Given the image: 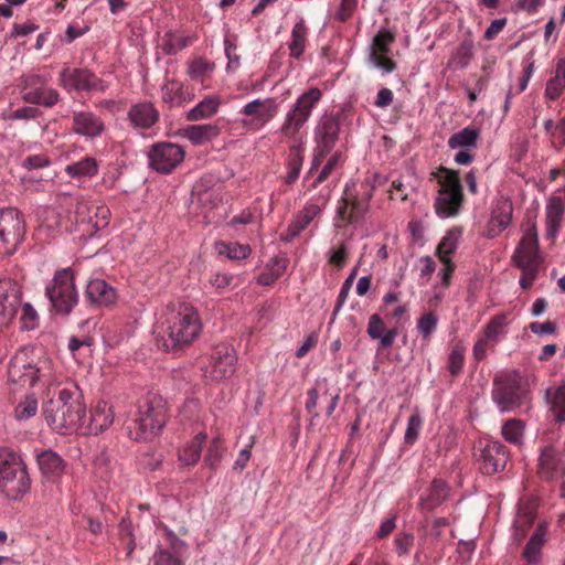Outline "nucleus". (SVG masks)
I'll list each match as a JSON object with an SVG mask.
<instances>
[{
    "label": "nucleus",
    "mask_w": 565,
    "mask_h": 565,
    "mask_svg": "<svg viewBox=\"0 0 565 565\" xmlns=\"http://www.w3.org/2000/svg\"><path fill=\"white\" fill-rule=\"evenodd\" d=\"M201 330L198 310L192 305L169 306L158 327L157 344L164 351L182 350L199 337Z\"/></svg>",
    "instance_id": "1"
},
{
    "label": "nucleus",
    "mask_w": 565,
    "mask_h": 565,
    "mask_svg": "<svg viewBox=\"0 0 565 565\" xmlns=\"http://www.w3.org/2000/svg\"><path fill=\"white\" fill-rule=\"evenodd\" d=\"M47 425L60 434L75 431L86 423V407L78 387L68 384L58 391L42 408Z\"/></svg>",
    "instance_id": "2"
},
{
    "label": "nucleus",
    "mask_w": 565,
    "mask_h": 565,
    "mask_svg": "<svg viewBox=\"0 0 565 565\" xmlns=\"http://www.w3.org/2000/svg\"><path fill=\"white\" fill-rule=\"evenodd\" d=\"M167 408L162 397L148 394L140 399L128 425L131 439L147 441L156 437L166 425Z\"/></svg>",
    "instance_id": "3"
},
{
    "label": "nucleus",
    "mask_w": 565,
    "mask_h": 565,
    "mask_svg": "<svg viewBox=\"0 0 565 565\" xmlns=\"http://www.w3.org/2000/svg\"><path fill=\"white\" fill-rule=\"evenodd\" d=\"M437 183V195L434 202L436 214L440 218L456 217L465 204V193L459 172L439 166L430 173Z\"/></svg>",
    "instance_id": "4"
},
{
    "label": "nucleus",
    "mask_w": 565,
    "mask_h": 565,
    "mask_svg": "<svg viewBox=\"0 0 565 565\" xmlns=\"http://www.w3.org/2000/svg\"><path fill=\"white\" fill-rule=\"evenodd\" d=\"M514 266L521 270L519 284L522 289H531L539 278L544 263V256L540 252L537 228L535 223H529L522 238L511 257Z\"/></svg>",
    "instance_id": "5"
},
{
    "label": "nucleus",
    "mask_w": 565,
    "mask_h": 565,
    "mask_svg": "<svg viewBox=\"0 0 565 565\" xmlns=\"http://www.w3.org/2000/svg\"><path fill=\"white\" fill-rule=\"evenodd\" d=\"M31 489V479L22 456L10 449H0V490L11 500L22 499Z\"/></svg>",
    "instance_id": "6"
},
{
    "label": "nucleus",
    "mask_w": 565,
    "mask_h": 565,
    "mask_svg": "<svg viewBox=\"0 0 565 565\" xmlns=\"http://www.w3.org/2000/svg\"><path fill=\"white\" fill-rule=\"evenodd\" d=\"M527 394V382L520 372H505L494 377L492 399L501 413L512 412L523 405Z\"/></svg>",
    "instance_id": "7"
},
{
    "label": "nucleus",
    "mask_w": 565,
    "mask_h": 565,
    "mask_svg": "<svg viewBox=\"0 0 565 565\" xmlns=\"http://www.w3.org/2000/svg\"><path fill=\"white\" fill-rule=\"evenodd\" d=\"M45 296L51 303L52 312L68 316L78 303V292L72 269L56 270L53 279L45 288Z\"/></svg>",
    "instance_id": "8"
},
{
    "label": "nucleus",
    "mask_w": 565,
    "mask_h": 565,
    "mask_svg": "<svg viewBox=\"0 0 565 565\" xmlns=\"http://www.w3.org/2000/svg\"><path fill=\"white\" fill-rule=\"evenodd\" d=\"M341 114H324L313 130V158L308 174L318 170L327 157L333 151L341 131Z\"/></svg>",
    "instance_id": "9"
},
{
    "label": "nucleus",
    "mask_w": 565,
    "mask_h": 565,
    "mask_svg": "<svg viewBox=\"0 0 565 565\" xmlns=\"http://www.w3.org/2000/svg\"><path fill=\"white\" fill-rule=\"evenodd\" d=\"M322 98V90L318 87H311L298 96L295 104L287 111L285 121L279 128V132L285 138L297 140L301 128L308 122L312 110Z\"/></svg>",
    "instance_id": "10"
},
{
    "label": "nucleus",
    "mask_w": 565,
    "mask_h": 565,
    "mask_svg": "<svg viewBox=\"0 0 565 565\" xmlns=\"http://www.w3.org/2000/svg\"><path fill=\"white\" fill-rule=\"evenodd\" d=\"M373 192L367 190L362 194H354L350 191L347 184L343 195L337 203L334 226L337 228L355 225L364 220L370 209Z\"/></svg>",
    "instance_id": "11"
},
{
    "label": "nucleus",
    "mask_w": 565,
    "mask_h": 565,
    "mask_svg": "<svg viewBox=\"0 0 565 565\" xmlns=\"http://www.w3.org/2000/svg\"><path fill=\"white\" fill-rule=\"evenodd\" d=\"M25 236L22 213L14 207L0 209V255L13 254Z\"/></svg>",
    "instance_id": "12"
},
{
    "label": "nucleus",
    "mask_w": 565,
    "mask_h": 565,
    "mask_svg": "<svg viewBox=\"0 0 565 565\" xmlns=\"http://www.w3.org/2000/svg\"><path fill=\"white\" fill-rule=\"evenodd\" d=\"M330 200V191L322 189L318 195L311 198L294 217L291 223L288 225L287 231L282 234L281 239L284 242H291L302 231H305L310 223L319 217L322 211L328 205Z\"/></svg>",
    "instance_id": "13"
},
{
    "label": "nucleus",
    "mask_w": 565,
    "mask_h": 565,
    "mask_svg": "<svg viewBox=\"0 0 565 565\" xmlns=\"http://www.w3.org/2000/svg\"><path fill=\"white\" fill-rule=\"evenodd\" d=\"M185 157L184 149L172 142L161 141L152 145L148 152L149 167L160 173H171Z\"/></svg>",
    "instance_id": "14"
},
{
    "label": "nucleus",
    "mask_w": 565,
    "mask_h": 565,
    "mask_svg": "<svg viewBox=\"0 0 565 565\" xmlns=\"http://www.w3.org/2000/svg\"><path fill=\"white\" fill-rule=\"evenodd\" d=\"M236 362L237 355L234 348L228 343H218L212 350L205 376L214 381L227 379L234 374Z\"/></svg>",
    "instance_id": "15"
},
{
    "label": "nucleus",
    "mask_w": 565,
    "mask_h": 565,
    "mask_svg": "<svg viewBox=\"0 0 565 565\" xmlns=\"http://www.w3.org/2000/svg\"><path fill=\"white\" fill-rule=\"evenodd\" d=\"M241 114L247 118L242 119L244 127L258 131L265 127L278 114V104L274 98L254 99L247 103Z\"/></svg>",
    "instance_id": "16"
},
{
    "label": "nucleus",
    "mask_w": 565,
    "mask_h": 565,
    "mask_svg": "<svg viewBox=\"0 0 565 565\" xmlns=\"http://www.w3.org/2000/svg\"><path fill=\"white\" fill-rule=\"evenodd\" d=\"M479 469L483 475H495L504 470L509 460L508 448L498 440L479 443Z\"/></svg>",
    "instance_id": "17"
},
{
    "label": "nucleus",
    "mask_w": 565,
    "mask_h": 565,
    "mask_svg": "<svg viewBox=\"0 0 565 565\" xmlns=\"http://www.w3.org/2000/svg\"><path fill=\"white\" fill-rule=\"evenodd\" d=\"M58 84L67 92H103L105 89L103 81L87 68H63L58 76Z\"/></svg>",
    "instance_id": "18"
},
{
    "label": "nucleus",
    "mask_w": 565,
    "mask_h": 565,
    "mask_svg": "<svg viewBox=\"0 0 565 565\" xmlns=\"http://www.w3.org/2000/svg\"><path fill=\"white\" fill-rule=\"evenodd\" d=\"M110 218V211L106 205L83 202L76 207V223L86 226L83 231L94 235L105 228Z\"/></svg>",
    "instance_id": "19"
},
{
    "label": "nucleus",
    "mask_w": 565,
    "mask_h": 565,
    "mask_svg": "<svg viewBox=\"0 0 565 565\" xmlns=\"http://www.w3.org/2000/svg\"><path fill=\"white\" fill-rule=\"evenodd\" d=\"M394 41L395 35L391 31L382 29L375 34L371 44L370 61L375 67L386 73L396 70V63L388 57Z\"/></svg>",
    "instance_id": "20"
},
{
    "label": "nucleus",
    "mask_w": 565,
    "mask_h": 565,
    "mask_svg": "<svg viewBox=\"0 0 565 565\" xmlns=\"http://www.w3.org/2000/svg\"><path fill=\"white\" fill-rule=\"evenodd\" d=\"M44 83L40 75L26 76L23 81L21 97L25 103L53 107L57 102L60 94L54 88L38 87Z\"/></svg>",
    "instance_id": "21"
},
{
    "label": "nucleus",
    "mask_w": 565,
    "mask_h": 565,
    "mask_svg": "<svg viewBox=\"0 0 565 565\" xmlns=\"http://www.w3.org/2000/svg\"><path fill=\"white\" fill-rule=\"evenodd\" d=\"M73 134L87 140L99 138L106 130L104 119L92 110H74L72 114Z\"/></svg>",
    "instance_id": "22"
},
{
    "label": "nucleus",
    "mask_w": 565,
    "mask_h": 565,
    "mask_svg": "<svg viewBox=\"0 0 565 565\" xmlns=\"http://www.w3.org/2000/svg\"><path fill=\"white\" fill-rule=\"evenodd\" d=\"M21 306L20 288L11 280L0 281V329L8 327Z\"/></svg>",
    "instance_id": "23"
},
{
    "label": "nucleus",
    "mask_w": 565,
    "mask_h": 565,
    "mask_svg": "<svg viewBox=\"0 0 565 565\" xmlns=\"http://www.w3.org/2000/svg\"><path fill=\"white\" fill-rule=\"evenodd\" d=\"M537 476L545 481H552L565 476V460L559 449L553 445L545 446L540 455Z\"/></svg>",
    "instance_id": "24"
},
{
    "label": "nucleus",
    "mask_w": 565,
    "mask_h": 565,
    "mask_svg": "<svg viewBox=\"0 0 565 565\" xmlns=\"http://www.w3.org/2000/svg\"><path fill=\"white\" fill-rule=\"evenodd\" d=\"M8 379L10 382L21 386H34L35 377L33 360L26 350L18 351L10 360L8 366Z\"/></svg>",
    "instance_id": "25"
},
{
    "label": "nucleus",
    "mask_w": 565,
    "mask_h": 565,
    "mask_svg": "<svg viewBox=\"0 0 565 565\" xmlns=\"http://www.w3.org/2000/svg\"><path fill=\"white\" fill-rule=\"evenodd\" d=\"M85 300L95 307H109L117 301L116 289L103 279H90L84 292Z\"/></svg>",
    "instance_id": "26"
},
{
    "label": "nucleus",
    "mask_w": 565,
    "mask_h": 565,
    "mask_svg": "<svg viewBox=\"0 0 565 565\" xmlns=\"http://www.w3.org/2000/svg\"><path fill=\"white\" fill-rule=\"evenodd\" d=\"M127 118L135 129H150L160 119L159 110L150 102H140L129 107Z\"/></svg>",
    "instance_id": "27"
},
{
    "label": "nucleus",
    "mask_w": 565,
    "mask_h": 565,
    "mask_svg": "<svg viewBox=\"0 0 565 565\" xmlns=\"http://www.w3.org/2000/svg\"><path fill=\"white\" fill-rule=\"evenodd\" d=\"M162 100L170 107H180L195 97L194 92L189 86L177 79H167L161 87Z\"/></svg>",
    "instance_id": "28"
},
{
    "label": "nucleus",
    "mask_w": 565,
    "mask_h": 565,
    "mask_svg": "<svg viewBox=\"0 0 565 565\" xmlns=\"http://www.w3.org/2000/svg\"><path fill=\"white\" fill-rule=\"evenodd\" d=\"M565 214V200L561 196L552 195L545 209L546 237L554 241L561 231L563 217Z\"/></svg>",
    "instance_id": "29"
},
{
    "label": "nucleus",
    "mask_w": 565,
    "mask_h": 565,
    "mask_svg": "<svg viewBox=\"0 0 565 565\" xmlns=\"http://www.w3.org/2000/svg\"><path fill=\"white\" fill-rule=\"evenodd\" d=\"M114 422V412L111 406L104 401L97 402L90 409V416L86 417L83 426L89 434H99L107 429Z\"/></svg>",
    "instance_id": "30"
},
{
    "label": "nucleus",
    "mask_w": 565,
    "mask_h": 565,
    "mask_svg": "<svg viewBox=\"0 0 565 565\" xmlns=\"http://www.w3.org/2000/svg\"><path fill=\"white\" fill-rule=\"evenodd\" d=\"M36 462L42 475L53 482H57L64 473V459L51 449L38 452Z\"/></svg>",
    "instance_id": "31"
},
{
    "label": "nucleus",
    "mask_w": 565,
    "mask_h": 565,
    "mask_svg": "<svg viewBox=\"0 0 565 565\" xmlns=\"http://www.w3.org/2000/svg\"><path fill=\"white\" fill-rule=\"evenodd\" d=\"M450 488L443 479H434L420 494L419 505L423 510L433 511L441 505L449 495Z\"/></svg>",
    "instance_id": "32"
},
{
    "label": "nucleus",
    "mask_w": 565,
    "mask_h": 565,
    "mask_svg": "<svg viewBox=\"0 0 565 565\" xmlns=\"http://www.w3.org/2000/svg\"><path fill=\"white\" fill-rule=\"evenodd\" d=\"M512 205L509 202H502L495 210H493L487 225V237H497L510 225L512 221Z\"/></svg>",
    "instance_id": "33"
},
{
    "label": "nucleus",
    "mask_w": 565,
    "mask_h": 565,
    "mask_svg": "<svg viewBox=\"0 0 565 565\" xmlns=\"http://www.w3.org/2000/svg\"><path fill=\"white\" fill-rule=\"evenodd\" d=\"M184 543L175 536L170 537V548L159 547L153 555V565H184L182 552Z\"/></svg>",
    "instance_id": "34"
},
{
    "label": "nucleus",
    "mask_w": 565,
    "mask_h": 565,
    "mask_svg": "<svg viewBox=\"0 0 565 565\" xmlns=\"http://www.w3.org/2000/svg\"><path fill=\"white\" fill-rule=\"evenodd\" d=\"M180 134L194 145H203L216 138L221 134V130L217 125L203 124L188 126L181 129Z\"/></svg>",
    "instance_id": "35"
},
{
    "label": "nucleus",
    "mask_w": 565,
    "mask_h": 565,
    "mask_svg": "<svg viewBox=\"0 0 565 565\" xmlns=\"http://www.w3.org/2000/svg\"><path fill=\"white\" fill-rule=\"evenodd\" d=\"M99 170L98 161L92 156H84L82 159L65 166L64 172L72 179L93 178Z\"/></svg>",
    "instance_id": "36"
},
{
    "label": "nucleus",
    "mask_w": 565,
    "mask_h": 565,
    "mask_svg": "<svg viewBox=\"0 0 565 565\" xmlns=\"http://www.w3.org/2000/svg\"><path fill=\"white\" fill-rule=\"evenodd\" d=\"M535 518L536 512L534 503L521 502L519 504L518 514L514 520V537L516 541H521L525 537Z\"/></svg>",
    "instance_id": "37"
},
{
    "label": "nucleus",
    "mask_w": 565,
    "mask_h": 565,
    "mask_svg": "<svg viewBox=\"0 0 565 565\" xmlns=\"http://www.w3.org/2000/svg\"><path fill=\"white\" fill-rule=\"evenodd\" d=\"M367 334L372 339H379L381 348L386 349L394 343L397 337V329L393 328L386 330L382 318L377 313H374L369 319Z\"/></svg>",
    "instance_id": "38"
},
{
    "label": "nucleus",
    "mask_w": 565,
    "mask_h": 565,
    "mask_svg": "<svg viewBox=\"0 0 565 565\" xmlns=\"http://www.w3.org/2000/svg\"><path fill=\"white\" fill-rule=\"evenodd\" d=\"M565 90V58H558L553 76L546 82L544 96L548 100L558 99Z\"/></svg>",
    "instance_id": "39"
},
{
    "label": "nucleus",
    "mask_w": 565,
    "mask_h": 565,
    "mask_svg": "<svg viewBox=\"0 0 565 565\" xmlns=\"http://www.w3.org/2000/svg\"><path fill=\"white\" fill-rule=\"evenodd\" d=\"M547 527L548 524L546 522H540L536 526L533 535L530 537L529 542L526 543L524 551H523V557L529 563H535L537 562L540 557L541 550L545 543V536L547 534Z\"/></svg>",
    "instance_id": "40"
},
{
    "label": "nucleus",
    "mask_w": 565,
    "mask_h": 565,
    "mask_svg": "<svg viewBox=\"0 0 565 565\" xmlns=\"http://www.w3.org/2000/svg\"><path fill=\"white\" fill-rule=\"evenodd\" d=\"M222 104L221 97L217 95H210L202 99L196 106L191 108L186 114V119L190 121H198L212 117L217 113Z\"/></svg>",
    "instance_id": "41"
},
{
    "label": "nucleus",
    "mask_w": 565,
    "mask_h": 565,
    "mask_svg": "<svg viewBox=\"0 0 565 565\" xmlns=\"http://www.w3.org/2000/svg\"><path fill=\"white\" fill-rule=\"evenodd\" d=\"M206 434L199 433L182 448L179 449V460L184 466L195 465L201 458L202 446L205 443Z\"/></svg>",
    "instance_id": "42"
},
{
    "label": "nucleus",
    "mask_w": 565,
    "mask_h": 565,
    "mask_svg": "<svg viewBox=\"0 0 565 565\" xmlns=\"http://www.w3.org/2000/svg\"><path fill=\"white\" fill-rule=\"evenodd\" d=\"M287 265L288 260L286 258H270L264 271L258 276L257 282L262 286H271L284 275Z\"/></svg>",
    "instance_id": "43"
},
{
    "label": "nucleus",
    "mask_w": 565,
    "mask_h": 565,
    "mask_svg": "<svg viewBox=\"0 0 565 565\" xmlns=\"http://www.w3.org/2000/svg\"><path fill=\"white\" fill-rule=\"evenodd\" d=\"M308 28L303 18H299L291 31V39L288 43L290 56L299 58L306 50Z\"/></svg>",
    "instance_id": "44"
},
{
    "label": "nucleus",
    "mask_w": 565,
    "mask_h": 565,
    "mask_svg": "<svg viewBox=\"0 0 565 565\" xmlns=\"http://www.w3.org/2000/svg\"><path fill=\"white\" fill-rule=\"evenodd\" d=\"M462 231L454 227L446 232L439 242L436 254L439 260L451 259V255L456 252L461 239Z\"/></svg>",
    "instance_id": "45"
},
{
    "label": "nucleus",
    "mask_w": 565,
    "mask_h": 565,
    "mask_svg": "<svg viewBox=\"0 0 565 565\" xmlns=\"http://www.w3.org/2000/svg\"><path fill=\"white\" fill-rule=\"evenodd\" d=\"M480 131L478 128L468 126L461 129L460 131L454 134L448 139V146L451 149L462 148V147H475L477 145V140L479 138Z\"/></svg>",
    "instance_id": "46"
},
{
    "label": "nucleus",
    "mask_w": 565,
    "mask_h": 565,
    "mask_svg": "<svg viewBox=\"0 0 565 565\" xmlns=\"http://www.w3.org/2000/svg\"><path fill=\"white\" fill-rule=\"evenodd\" d=\"M473 57V42L470 39L463 40L454 52L448 65L455 68H465Z\"/></svg>",
    "instance_id": "47"
},
{
    "label": "nucleus",
    "mask_w": 565,
    "mask_h": 565,
    "mask_svg": "<svg viewBox=\"0 0 565 565\" xmlns=\"http://www.w3.org/2000/svg\"><path fill=\"white\" fill-rule=\"evenodd\" d=\"M466 347L462 341H457L450 347L447 369L452 376H458L465 366Z\"/></svg>",
    "instance_id": "48"
},
{
    "label": "nucleus",
    "mask_w": 565,
    "mask_h": 565,
    "mask_svg": "<svg viewBox=\"0 0 565 565\" xmlns=\"http://www.w3.org/2000/svg\"><path fill=\"white\" fill-rule=\"evenodd\" d=\"M193 42L190 35H182L177 32L169 31L162 38V49L167 54H177Z\"/></svg>",
    "instance_id": "49"
},
{
    "label": "nucleus",
    "mask_w": 565,
    "mask_h": 565,
    "mask_svg": "<svg viewBox=\"0 0 565 565\" xmlns=\"http://www.w3.org/2000/svg\"><path fill=\"white\" fill-rule=\"evenodd\" d=\"M215 247L220 255H225L234 260L245 259L252 254L248 244L218 242Z\"/></svg>",
    "instance_id": "50"
},
{
    "label": "nucleus",
    "mask_w": 565,
    "mask_h": 565,
    "mask_svg": "<svg viewBox=\"0 0 565 565\" xmlns=\"http://www.w3.org/2000/svg\"><path fill=\"white\" fill-rule=\"evenodd\" d=\"M303 162V149L299 145H292L289 148L288 154V174L286 178L287 183H294L301 171Z\"/></svg>",
    "instance_id": "51"
},
{
    "label": "nucleus",
    "mask_w": 565,
    "mask_h": 565,
    "mask_svg": "<svg viewBox=\"0 0 565 565\" xmlns=\"http://www.w3.org/2000/svg\"><path fill=\"white\" fill-rule=\"evenodd\" d=\"M38 409V398L34 395H26L17 404L14 408V417L18 420H28L36 415Z\"/></svg>",
    "instance_id": "52"
},
{
    "label": "nucleus",
    "mask_w": 565,
    "mask_h": 565,
    "mask_svg": "<svg viewBox=\"0 0 565 565\" xmlns=\"http://www.w3.org/2000/svg\"><path fill=\"white\" fill-rule=\"evenodd\" d=\"M438 316L435 311L424 312L417 320V330L424 341H429L433 333L437 330Z\"/></svg>",
    "instance_id": "53"
},
{
    "label": "nucleus",
    "mask_w": 565,
    "mask_h": 565,
    "mask_svg": "<svg viewBox=\"0 0 565 565\" xmlns=\"http://www.w3.org/2000/svg\"><path fill=\"white\" fill-rule=\"evenodd\" d=\"M33 371L35 383L40 382L49 387L54 384L55 377L53 374L52 362L47 358L39 360L38 363H33Z\"/></svg>",
    "instance_id": "54"
},
{
    "label": "nucleus",
    "mask_w": 565,
    "mask_h": 565,
    "mask_svg": "<svg viewBox=\"0 0 565 565\" xmlns=\"http://www.w3.org/2000/svg\"><path fill=\"white\" fill-rule=\"evenodd\" d=\"M523 431L524 424L521 419H508L502 426V436L511 444H520L523 437Z\"/></svg>",
    "instance_id": "55"
},
{
    "label": "nucleus",
    "mask_w": 565,
    "mask_h": 565,
    "mask_svg": "<svg viewBox=\"0 0 565 565\" xmlns=\"http://www.w3.org/2000/svg\"><path fill=\"white\" fill-rule=\"evenodd\" d=\"M547 394L551 392L548 391ZM551 411L557 422H565V383L552 393Z\"/></svg>",
    "instance_id": "56"
},
{
    "label": "nucleus",
    "mask_w": 565,
    "mask_h": 565,
    "mask_svg": "<svg viewBox=\"0 0 565 565\" xmlns=\"http://www.w3.org/2000/svg\"><path fill=\"white\" fill-rule=\"evenodd\" d=\"M330 158L326 162V164L322 167L321 171L319 172L318 177L312 183V188H317L319 184L324 182L331 172L335 170L342 162H343V153L340 150H335L334 152L330 153Z\"/></svg>",
    "instance_id": "57"
},
{
    "label": "nucleus",
    "mask_w": 565,
    "mask_h": 565,
    "mask_svg": "<svg viewBox=\"0 0 565 565\" xmlns=\"http://www.w3.org/2000/svg\"><path fill=\"white\" fill-rule=\"evenodd\" d=\"M223 450V440L220 437L213 438L209 445L206 455L204 456V463L209 468L215 469L221 462Z\"/></svg>",
    "instance_id": "58"
},
{
    "label": "nucleus",
    "mask_w": 565,
    "mask_h": 565,
    "mask_svg": "<svg viewBox=\"0 0 565 565\" xmlns=\"http://www.w3.org/2000/svg\"><path fill=\"white\" fill-rule=\"evenodd\" d=\"M504 323V315L493 317L483 328L482 337L492 342L493 344L497 343L499 341V335L502 332Z\"/></svg>",
    "instance_id": "59"
},
{
    "label": "nucleus",
    "mask_w": 565,
    "mask_h": 565,
    "mask_svg": "<svg viewBox=\"0 0 565 565\" xmlns=\"http://www.w3.org/2000/svg\"><path fill=\"white\" fill-rule=\"evenodd\" d=\"M212 70L213 64L200 57L189 64L188 74L192 79L203 82V76Z\"/></svg>",
    "instance_id": "60"
},
{
    "label": "nucleus",
    "mask_w": 565,
    "mask_h": 565,
    "mask_svg": "<svg viewBox=\"0 0 565 565\" xmlns=\"http://www.w3.org/2000/svg\"><path fill=\"white\" fill-rule=\"evenodd\" d=\"M20 322L24 330H33L38 327L39 315L30 303H24L21 307Z\"/></svg>",
    "instance_id": "61"
},
{
    "label": "nucleus",
    "mask_w": 565,
    "mask_h": 565,
    "mask_svg": "<svg viewBox=\"0 0 565 565\" xmlns=\"http://www.w3.org/2000/svg\"><path fill=\"white\" fill-rule=\"evenodd\" d=\"M422 425L423 420L418 413H414L409 416L407 428L404 436L406 444L412 445L417 440Z\"/></svg>",
    "instance_id": "62"
},
{
    "label": "nucleus",
    "mask_w": 565,
    "mask_h": 565,
    "mask_svg": "<svg viewBox=\"0 0 565 565\" xmlns=\"http://www.w3.org/2000/svg\"><path fill=\"white\" fill-rule=\"evenodd\" d=\"M355 276H356V269H353L352 273L348 276V278L342 284L340 292L337 298L335 307L333 310V317H335L338 315V312L341 310V308L345 303V301L349 297L350 290L352 288L353 281L355 279Z\"/></svg>",
    "instance_id": "63"
},
{
    "label": "nucleus",
    "mask_w": 565,
    "mask_h": 565,
    "mask_svg": "<svg viewBox=\"0 0 565 565\" xmlns=\"http://www.w3.org/2000/svg\"><path fill=\"white\" fill-rule=\"evenodd\" d=\"M51 164V159L46 153H36L23 159L21 167L26 170L43 169Z\"/></svg>",
    "instance_id": "64"
}]
</instances>
